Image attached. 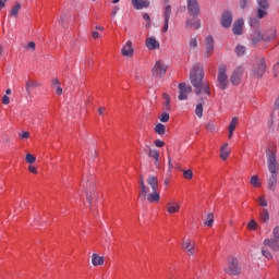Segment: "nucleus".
<instances>
[{"instance_id": "nucleus-43", "label": "nucleus", "mask_w": 279, "mask_h": 279, "mask_svg": "<svg viewBox=\"0 0 279 279\" xmlns=\"http://www.w3.org/2000/svg\"><path fill=\"white\" fill-rule=\"evenodd\" d=\"M271 240L279 242V227H275L274 228Z\"/></svg>"}, {"instance_id": "nucleus-18", "label": "nucleus", "mask_w": 279, "mask_h": 279, "mask_svg": "<svg viewBox=\"0 0 279 279\" xmlns=\"http://www.w3.org/2000/svg\"><path fill=\"white\" fill-rule=\"evenodd\" d=\"M182 247L184 252H187L190 256H193L195 254V241H192L191 239L183 240Z\"/></svg>"}, {"instance_id": "nucleus-46", "label": "nucleus", "mask_w": 279, "mask_h": 279, "mask_svg": "<svg viewBox=\"0 0 279 279\" xmlns=\"http://www.w3.org/2000/svg\"><path fill=\"white\" fill-rule=\"evenodd\" d=\"M143 19H144V21L147 22L146 25H145V27H146L147 29H148V27H151V17H149V14L144 13Z\"/></svg>"}, {"instance_id": "nucleus-63", "label": "nucleus", "mask_w": 279, "mask_h": 279, "mask_svg": "<svg viewBox=\"0 0 279 279\" xmlns=\"http://www.w3.org/2000/svg\"><path fill=\"white\" fill-rule=\"evenodd\" d=\"M57 95H62V87L59 85L56 89Z\"/></svg>"}, {"instance_id": "nucleus-39", "label": "nucleus", "mask_w": 279, "mask_h": 279, "mask_svg": "<svg viewBox=\"0 0 279 279\" xmlns=\"http://www.w3.org/2000/svg\"><path fill=\"white\" fill-rule=\"evenodd\" d=\"M259 217L262 221L267 223V221H269V211H267V209L262 210Z\"/></svg>"}, {"instance_id": "nucleus-22", "label": "nucleus", "mask_w": 279, "mask_h": 279, "mask_svg": "<svg viewBox=\"0 0 279 279\" xmlns=\"http://www.w3.org/2000/svg\"><path fill=\"white\" fill-rule=\"evenodd\" d=\"M243 25H245V21H243V19H238L233 23V34L235 36H241L243 34Z\"/></svg>"}, {"instance_id": "nucleus-59", "label": "nucleus", "mask_w": 279, "mask_h": 279, "mask_svg": "<svg viewBox=\"0 0 279 279\" xmlns=\"http://www.w3.org/2000/svg\"><path fill=\"white\" fill-rule=\"evenodd\" d=\"M119 10H120L119 7H114V9L111 11V16H117Z\"/></svg>"}, {"instance_id": "nucleus-23", "label": "nucleus", "mask_w": 279, "mask_h": 279, "mask_svg": "<svg viewBox=\"0 0 279 279\" xmlns=\"http://www.w3.org/2000/svg\"><path fill=\"white\" fill-rule=\"evenodd\" d=\"M265 41L263 32L260 31H255L252 35H251V43L252 45H258L259 43Z\"/></svg>"}, {"instance_id": "nucleus-2", "label": "nucleus", "mask_w": 279, "mask_h": 279, "mask_svg": "<svg viewBox=\"0 0 279 279\" xmlns=\"http://www.w3.org/2000/svg\"><path fill=\"white\" fill-rule=\"evenodd\" d=\"M83 189L86 193L89 210H93L96 207L95 202L98 199L97 191L95 190V178L90 177L87 180H83Z\"/></svg>"}, {"instance_id": "nucleus-38", "label": "nucleus", "mask_w": 279, "mask_h": 279, "mask_svg": "<svg viewBox=\"0 0 279 279\" xmlns=\"http://www.w3.org/2000/svg\"><path fill=\"white\" fill-rule=\"evenodd\" d=\"M251 184L252 186H255V189H258V186H260V178H258V175H253L251 178Z\"/></svg>"}, {"instance_id": "nucleus-41", "label": "nucleus", "mask_w": 279, "mask_h": 279, "mask_svg": "<svg viewBox=\"0 0 279 279\" xmlns=\"http://www.w3.org/2000/svg\"><path fill=\"white\" fill-rule=\"evenodd\" d=\"M170 119L169 112H163L160 114L159 120L161 123H168Z\"/></svg>"}, {"instance_id": "nucleus-40", "label": "nucleus", "mask_w": 279, "mask_h": 279, "mask_svg": "<svg viewBox=\"0 0 279 279\" xmlns=\"http://www.w3.org/2000/svg\"><path fill=\"white\" fill-rule=\"evenodd\" d=\"M247 230H256V228H258V222H256V220L252 219L247 226H246Z\"/></svg>"}, {"instance_id": "nucleus-47", "label": "nucleus", "mask_w": 279, "mask_h": 279, "mask_svg": "<svg viewBox=\"0 0 279 279\" xmlns=\"http://www.w3.org/2000/svg\"><path fill=\"white\" fill-rule=\"evenodd\" d=\"M248 3H250V0H240L239 7L241 8V10H246Z\"/></svg>"}, {"instance_id": "nucleus-14", "label": "nucleus", "mask_w": 279, "mask_h": 279, "mask_svg": "<svg viewBox=\"0 0 279 279\" xmlns=\"http://www.w3.org/2000/svg\"><path fill=\"white\" fill-rule=\"evenodd\" d=\"M215 51V38L213 36H207L205 38V58H210Z\"/></svg>"}, {"instance_id": "nucleus-15", "label": "nucleus", "mask_w": 279, "mask_h": 279, "mask_svg": "<svg viewBox=\"0 0 279 279\" xmlns=\"http://www.w3.org/2000/svg\"><path fill=\"white\" fill-rule=\"evenodd\" d=\"M171 19V5L166 4L163 10V27L162 32L163 34L169 32V20Z\"/></svg>"}, {"instance_id": "nucleus-61", "label": "nucleus", "mask_w": 279, "mask_h": 279, "mask_svg": "<svg viewBox=\"0 0 279 279\" xmlns=\"http://www.w3.org/2000/svg\"><path fill=\"white\" fill-rule=\"evenodd\" d=\"M5 3H8V0H0V10H3V8H5Z\"/></svg>"}, {"instance_id": "nucleus-31", "label": "nucleus", "mask_w": 279, "mask_h": 279, "mask_svg": "<svg viewBox=\"0 0 279 279\" xmlns=\"http://www.w3.org/2000/svg\"><path fill=\"white\" fill-rule=\"evenodd\" d=\"M148 156H149V158H154L155 166L158 167V158H160V151H158L156 149H149Z\"/></svg>"}, {"instance_id": "nucleus-35", "label": "nucleus", "mask_w": 279, "mask_h": 279, "mask_svg": "<svg viewBox=\"0 0 279 279\" xmlns=\"http://www.w3.org/2000/svg\"><path fill=\"white\" fill-rule=\"evenodd\" d=\"M235 53L236 56H245V53H247V48L243 45H238L235 47Z\"/></svg>"}, {"instance_id": "nucleus-49", "label": "nucleus", "mask_w": 279, "mask_h": 279, "mask_svg": "<svg viewBox=\"0 0 279 279\" xmlns=\"http://www.w3.org/2000/svg\"><path fill=\"white\" fill-rule=\"evenodd\" d=\"M190 47L192 48V49H196V47H197V38H192L191 40H190Z\"/></svg>"}, {"instance_id": "nucleus-54", "label": "nucleus", "mask_w": 279, "mask_h": 279, "mask_svg": "<svg viewBox=\"0 0 279 279\" xmlns=\"http://www.w3.org/2000/svg\"><path fill=\"white\" fill-rule=\"evenodd\" d=\"M28 171L34 174L38 173V169H36V167L32 165L28 166Z\"/></svg>"}, {"instance_id": "nucleus-25", "label": "nucleus", "mask_w": 279, "mask_h": 279, "mask_svg": "<svg viewBox=\"0 0 279 279\" xmlns=\"http://www.w3.org/2000/svg\"><path fill=\"white\" fill-rule=\"evenodd\" d=\"M276 186H278V173H271L268 179V189L269 191H276Z\"/></svg>"}, {"instance_id": "nucleus-5", "label": "nucleus", "mask_w": 279, "mask_h": 279, "mask_svg": "<svg viewBox=\"0 0 279 279\" xmlns=\"http://www.w3.org/2000/svg\"><path fill=\"white\" fill-rule=\"evenodd\" d=\"M241 264L239 263V258L231 256L228 258V267L225 268L226 274L229 276H240L241 274Z\"/></svg>"}, {"instance_id": "nucleus-4", "label": "nucleus", "mask_w": 279, "mask_h": 279, "mask_svg": "<svg viewBox=\"0 0 279 279\" xmlns=\"http://www.w3.org/2000/svg\"><path fill=\"white\" fill-rule=\"evenodd\" d=\"M256 11L255 16L259 21L263 19H267L269 16V9L271 8V4L269 3V0H256Z\"/></svg>"}, {"instance_id": "nucleus-6", "label": "nucleus", "mask_w": 279, "mask_h": 279, "mask_svg": "<svg viewBox=\"0 0 279 279\" xmlns=\"http://www.w3.org/2000/svg\"><path fill=\"white\" fill-rule=\"evenodd\" d=\"M218 87L221 90H226L228 88V66L226 64H221L218 69Z\"/></svg>"}, {"instance_id": "nucleus-53", "label": "nucleus", "mask_w": 279, "mask_h": 279, "mask_svg": "<svg viewBox=\"0 0 279 279\" xmlns=\"http://www.w3.org/2000/svg\"><path fill=\"white\" fill-rule=\"evenodd\" d=\"M27 49H31L32 51L36 50V43L34 41H29L27 45Z\"/></svg>"}, {"instance_id": "nucleus-7", "label": "nucleus", "mask_w": 279, "mask_h": 279, "mask_svg": "<svg viewBox=\"0 0 279 279\" xmlns=\"http://www.w3.org/2000/svg\"><path fill=\"white\" fill-rule=\"evenodd\" d=\"M169 69V65L163 60L156 61L154 68H153V76L154 77H165L167 75V70Z\"/></svg>"}, {"instance_id": "nucleus-45", "label": "nucleus", "mask_w": 279, "mask_h": 279, "mask_svg": "<svg viewBox=\"0 0 279 279\" xmlns=\"http://www.w3.org/2000/svg\"><path fill=\"white\" fill-rule=\"evenodd\" d=\"M206 129L208 132H215L217 130V124L215 122H208L206 124Z\"/></svg>"}, {"instance_id": "nucleus-55", "label": "nucleus", "mask_w": 279, "mask_h": 279, "mask_svg": "<svg viewBox=\"0 0 279 279\" xmlns=\"http://www.w3.org/2000/svg\"><path fill=\"white\" fill-rule=\"evenodd\" d=\"M96 157H97V150H90L88 153V158H93L95 160Z\"/></svg>"}, {"instance_id": "nucleus-42", "label": "nucleus", "mask_w": 279, "mask_h": 279, "mask_svg": "<svg viewBox=\"0 0 279 279\" xmlns=\"http://www.w3.org/2000/svg\"><path fill=\"white\" fill-rule=\"evenodd\" d=\"M183 178L185 180H193V170H191V169L184 170L183 171Z\"/></svg>"}, {"instance_id": "nucleus-26", "label": "nucleus", "mask_w": 279, "mask_h": 279, "mask_svg": "<svg viewBox=\"0 0 279 279\" xmlns=\"http://www.w3.org/2000/svg\"><path fill=\"white\" fill-rule=\"evenodd\" d=\"M264 245H265V247H270V250H272V252H278V250H279V242L276 240L266 239V240H264Z\"/></svg>"}, {"instance_id": "nucleus-13", "label": "nucleus", "mask_w": 279, "mask_h": 279, "mask_svg": "<svg viewBox=\"0 0 279 279\" xmlns=\"http://www.w3.org/2000/svg\"><path fill=\"white\" fill-rule=\"evenodd\" d=\"M187 1V11L190 16H199L201 9H199V2L197 0H186Z\"/></svg>"}, {"instance_id": "nucleus-27", "label": "nucleus", "mask_w": 279, "mask_h": 279, "mask_svg": "<svg viewBox=\"0 0 279 279\" xmlns=\"http://www.w3.org/2000/svg\"><path fill=\"white\" fill-rule=\"evenodd\" d=\"M167 211L169 215H175V213H180V203L170 202L167 204Z\"/></svg>"}, {"instance_id": "nucleus-28", "label": "nucleus", "mask_w": 279, "mask_h": 279, "mask_svg": "<svg viewBox=\"0 0 279 279\" xmlns=\"http://www.w3.org/2000/svg\"><path fill=\"white\" fill-rule=\"evenodd\" d=\"M41 84L37 81H27L25 88H26V93L29 97V95H32V88H40Z\"/></svg>"}, {"instance_id": "nucleus-32", "label": "nucleus", "mask_w": 279, "mask_h": 279, "mask_svg": "<svg viewBox=\"0 0 279 279\" xmlns=\"http://www.w3.org/2000/svg\"><path fill=\"white\" fill-rule=\"evenodd\" d=\"M155 132H156V134H159V136H165V134L167 132V126H165V124H162V123H158L155 126Z\"/></svg>"}, {"instance_id": "nucleus-12", "label": "nucleus", "mask_w": 279, "mask_h": 279, "mask_svg": "<svg viewBox=\"0 0 279 279\" xmlns=\"http://www.w3.org/2000/svg\"><path fill=\"white\" fill-rule=\"evenodd\" d=\"M244 71L245 70L243 69V66H238L235 70H233L230 77V82L233 86H239L241 84Z\"/></svg>"}, {"instance_id": "nucleus-30", "label": "nucleus", "mask_w": 279, "mask_h": 279, "mask_svg": "<svg viewBox=\"0 0 279 279\" xmlns=\"http://www.w3.org/2000/svg\"><path fill=\"white\" fill-rule=\"evenodd\" d=\"M230 148L228 147V143L223 144L220 147V158L221 160H226L227 158H230Z\"/></svg>"}, {"instance_id": "nucleus-62", "label": "nucleus", "mask_w": 279, "mask_h": 279, "mask_svg": "<svg viewBox=\"0 0 279 279\" xmlns=\"http://www.w3.org/2000/svg\"><path fill=\"white\" fill-rule=\"evenodd\" d=\"M92 37L95 39L99 38V33L97 31L92 32Z\"/></svg>"}, {"instance_id": "nucleus-21", "label": "nucleus", "mask_w": 279, "mask_h": 279, "mask_svg": "<svg viewBox=\"0 0 279 279\" xmlns=\"http://www.w3.org/2000/svg\"><path fill=\"white\" fill-rule=\"evenodd\" d=\"M185 27L186 29H199V27H202V21L195 17L187 19L185 22Z\"/></svg>"}, {"instance_id": "nucleus-10", "label": "nucleus", "mask_w": 279, "mask_h": 279, "mask_svg": "<svg viewBox=\"0 0 279 279\" xmlns=\"http://www.w3.org/2000/svg\"><path fill=\"white\" fill-rule=\"evenodd\" d=\"M191 93H193V87H191V85H186V83L179 84V96H178L179 101H186Z\"/></svg>"}, {"instance_id": "nucleus-20", "label": "nucleus", "mask_w": 279, "mask_h": 279, "mask_svg": "<svg viewBox=\"0 0 279 279\" xmlns=\"http://www.w3.org/2000/svg\"><path fill=\"white\" fill-rule=\"evenodd\" d=\"M146 47L149 51H156V49H160V41L156 37H148L146 38Z\"/></svg>"}, {"instance_id": "nucleus-9", "label": "nucleus", "mask_w": 279, "mask_h": 279, "mask_svg": "<svg viewBox=\"0 0 279 279\" xmlns=\"http://www.w3.org/2000/svg\"><path fill=\"white\" fill-rule=\"evenodd\" d=\"M267 167L269 173H278L279 165L278 160L276 159V153L268 151L267 153Z\"/></svg>"}, {"instance_id": "nucleus-57", "label": "nucleus", "mask_w": 279, "mask_h": 279, "mask_svg": "<svg viewBox=\"0 0 279 279\" xmlns=\"http://www.w3.org/2000/svg\"><path fill=\"white\" fill-rule=\"evenodd\" d=\"M155 145L157 147H165V142H162L161 140H157V141H155Z\"/></svg>"}, {"instance_id": "nucleus-24", "label": "nucleus", "mask_w": 279, "mask_h": 279, "mask_svg": "<svg viewBox=\"0 0 279 279\" xmlns=\"http://www.w3.org/2000/svg\"><path fill=\"white\" fill-rule=\"evenodd\" d=\"M132 5L135 10H143V8H149V0H132Z\"/></svg>"}, {"instance_id": "nucleus-50", "label": "nucleus", "mask_w": 279, "mask_h": 279, "mask_svg": "<svg viewBox=\"0 0 279 279\" xmlns=\"http://www.w3.org/2000/svg\"><path fill=\"white\" fill-rule=\"evenodd\" d=\"M20 138H29V132L27 131H22L19 133Z\"/></svg>"}, {"instance_id": "nucleus-51", "label": "nucleus", "mask_w": 279, "mask_h": 279, "mask_svg": "<svg viewBox=\"0 0 279 279\" xmlns=\"http://www.w3.org/2000/svg\"><path fill=\"white\" fill-rule=\"evenodd\" d=\"M262 254L265 256V258H268V260L271 258V253L265 248L262 250Z\"/></svg>"}, {"instance_id": "nucleus-34", "label": "nucleus", "mask_w": 279, "mask_h": 279, "mask_svg": "<svg viewBox=\"0 0 279 279\" xmlns=\"http://www.w3.org/2000/svg\"><path fill=\"white\" fill-rule=\"evenodd\" d=\"M195 114L198 117V119L204 117V102L196 105Z\"/></svg>"}, {"instance_id": "nucleus-3", "label": "nucleus", "mask_w": 279, "mask_h": 279, "mask_svg": "<svg viewBox=\"0 0 279 279\" xmlns=\"http://www.w3.org/2000/svg\"><path fill=\"white\" fill-rule=\"evenodd\" d=\"M148 186H150L151 192L146 193V199L150 204H156L160 202V192L158 191V178L155 175H148L146 180Z\"/></svg>"}, {"instance_id": "nucleus-56", "label": "nucleus", "mask_w": 279, "mask_h": 279, "mask_svg": "<svg viewBox=\"0 0 279 279\" xmlns=\"http://www.w3.org/2000/svg\"><path fill=\"white\" fill-rule=\"evenodd\" d=\"M2 104H4V106H8V104H10V97H8V95H4L2 97Z\"/></svg>"}, {"instance_id": "nucleus-52", "label": "nucleus", "mask_w": 279, "mask_h": 279, "mask_svg": "<svg viewBox=\"0 0 279 279\" xmlns=\"http://www.w3.org/2000/svg\"><path fill=\"white\" fill-rule=\"evenodd\" d=\"M248 24L251 25V27H256V25H258V20L252 17L250 19Z\"/></svg>"}, {"instance_id": "nucleus-16", "label": "nucleus", "mask_w": 279, "mask_h": 279, "mask_svg": "<svg viewBox=\"0 0 279 279\" xmlns=\"http://www.w3.org/2000/svg\"><path fill=\"white\" fill-rule=\"evenodd\" d=\"M221 26L228 29L232 25V12L225 11L220 19Z\"/></svg>"}, {"instance_id": "nucleus-64", "label": "nucleus", "mask_w": 279, "mask_h": 279, "mask_svg": "<svg viewBox=\"0 0 279 279\" xmlns=\"http://www.w3.org/2000/svg\"><path fill=\"white\" fill-rule=\"evenodd\" d=\"M274 71H275V73L279 72V60H278L277 64L274 66Z\"/></svg>"}, {"instance_id": "nucleus-17", "label": "nucleus", "mask_w": 279, "mask_h": 279, "mask_svg": "<svg viewBox=\"0 0 279 279\" xmlns=\"http://www.w3.org/2000/svg\"><path fill=\"white\" fill-rule=\"evenodd\" d=\"M147 193H149V187L145 184V179L143 177L140 178V194L138 197L142 202L147 199Z\"/></svg>"}, {"instance_id": "nucleus-29", "label": "nucleus", "mask_w": 279, "mask_h": 279, "mask_svg": "<svg viewBox=\"0 0 279 279\" xmlns=\"http://www.w3.org/2000/svg\"><path fill=\"white\" fill-rule=\"evenodd\" d=\"M104 263H105L104 256H99L97 253H94L92 255V265L94 267H99V266L104 265Z\"/></svg>"}, {"instance_id": "nucleus-11", "label": "nucleus", "mask_w": 279, "mask_h": 279, "mask_svg": "<svg viewBox=\"0 0 279 279\" xmlns=\"http://www.w3.org/2000/svg\"><path fill=\"white\" fill-rule=\"evenodd\" d=\"M262 34L264 36V43H271L276 40L278 36V28H276V26H269L265 28Z\"/></svg>"}, {"instance_id": "nucleus-60", "label": "nucleus", "mask_w": 279, "mask_h": 279, "mask_svg": "<svg viewBox=\"0 0 279 279\" xmlns=\"http://www.w3.org/2000/svg\"><path fill=\"white\" fill-rule=\"evenodd\" d=\"M52 86H56V88H57L58 86H60V80L53 78V80H52Z\"/></svg>"}, {"instance_id": "nucleus-44", "label": "nucleus", "mask_w": 279, "mask_h": 279, "mask_svg": "<svg viewBox=\"0 0 279 279\" xmlns=\"http://www.w3.org/2000/svg\"><path fill=\"white\" fill-rule=\"evenodd\" d=\"M25 160L28 165H34V162H36V158L32 154H26Z\"/></svg>"}, {"instance_id": "nucleus-8", "label": "nucleus", "mask_w": 279, "mask_h": 279, "mask_svg": "<svg viewBox=\"0 0 279 279\" xmlns=\"http://www.w3.org/2000/svg\"><path fill=\"white\" fill-rule=\"evenodd\" d=\"M266 70L267 64L265 63V59H259L252 70V77H255V80H260V77L265 75Z\"/></svg>"}, {"instance_id": "nucleus-1", "label": "nucleus", "mask_w": 279, "mask_h": 279, "mask_svg": "<svg viewBox=\"0 0 279 279\" xmlns=\"http://www.w3.org/2000/svg\"><path fill=\"white\" fill-rule=\"evenodd\" d=\"M190 82L195 88L196 95H204L210 97V85L204 82V66L199 64H194L190 72Z\"/></svg>"}, {"instance_id": "nucleus-58", "label": "nucleus", "mask_w": 279, "mask_h": 279, "mask_svg": "<svg viewBox=\"0 0 279 279\" xmlns=\"http://www.w3.org/2000/svg\"><path fill=\"white\" fill-rule=\"evenodd\" d=\"M163 99H166V106H169V104H171V98L168 96V94H163Z\"/></svg>"}, {"instance_id": "nucleus-36", "label": "nucleus", "mask_w": 279, "mask_h": 279, "mask_svg": "<svg viewBox=\"0 0 279 279\" xmlns=\"http://www.w3.org/2000/svg\"><path fill=\"white\" fill-rule=\"evenodd\" d=\"M238 124H239V118H236V117L232 118V120L229 124V132H234L236 130Z\"/></svg>"}, {"instance_id": "nucleus-19", "label": "nucleus", "mask_w": 279, "mask_h": 279, "mask_svg": "<svg viewBox=\"0 0 279 279\" xmlns=\"http://www.w3.org/2000/svg\"><path fill=\"white\" fill-rule=\"evenodd\" d=\"M122 56L124 58H132L134 56V47L132 46V40L126 41V44L121 49Z\"/></svg>"}, {"instance_id": "nucleus-37", "label": "nucleus", "mask_w": 279, "mask_h": 279, "mask_svg": "<svg viewBox=\"0 0 279 279\" xmlns=\"http://www.w3.org/2000/svg\"><path fill=\"white\" fill-rule=\"evenodd\" d=\"M21 10V3H16L12 9H11V12L10 14L12 16H15V19L19 17V11Z\"/></svg>"}, {"instance_id": "nucleus-48", "label": "nucleus", "mask_w": 279, "mask_h": 279, "mask_svg": "<svg viewBox=\"0 0 279 279\" xmlns=\"http://www.w3.org/2000/svg\"><path fill=\"white\" fill-rule=\"evenodd\" d=\"M258 204L259 206H263V208H267V198H265V196H260L258 198Z\"/></svg>"}, {"instance_id": "nucleus-33", "label": "nucleus", "mask_w": 279, "mask_h": 279, "mask_svg": "<svg viewBox=\"0 0 279 279\" xmlns=\"http://www.w3.org/2000/svg\"><path fill=\"white\" fill-rule=\"evenodd\" d=\"M214 223H215V215H213V213L207 214V218L204 221V226H208L209 228H213Z\"/></svg>"}]
</instances>
